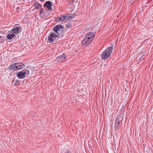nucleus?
<instances>
[{
	"mask_svg": "<svg viewBox=\"0 0 153 153\" xmlns=\"http://www.w3.org/2000/svg\"><path fill=\"white\" fill-rule=\"evenodd\" d=\"M64 27L61 25H56L54 26L53 30L55 33L51 32L48 37V40L50 43H52L54 41L57 42L56 40L59 38V34L63 31ZM59 40L58 42H59ZM58 41H57V42Z\"/></svg>",
	"mask_w": 153,
	"mask_h": 153,
	"instance_id": "1",
	"label": "nucleus"
},
{
	"mask_svg": "<svg viewBox=\"0 0 153 153\" xmlns=\"http://www.w3.org/2000/svg\"><path fill=\"white\" fill-rule=\"evenodd\" d=\"M25 65L22 63H16L9 66L8 69L10 70H17L24 68Z\"/></svg>",
	"mask_w": 153,
	"mask_h": 153,
	"instance_id": "2",
	"label": "nucleus"
},
{
	"mask_svg": "<svg viewBox=\"0 0 153 153\" xmlns=\"http://www.w3.org/2000/svg\"><path fill=\"white\" fill-rule=\"evenodd\" d=\"M113 47L111 46L108 48L106 50L103 52L102 54V58L103 59H106L110 56L112 51Z\"/></svg>",
	"mask_w": 153,
	"mask_h": 153,
	"instance_id": "3",
	"label": "nucleus"
},
{
	"mask_svg": "<svg viewBox=\"0 0 153 153\" xmlns=\"http://www.w3.org/2000/svg\"><path fill=\"white\" fill-rule=\"evenodd\" d=\"M29 71L27 69H24L17 73V77L20 79H23L25 77L26 75H28Z\"/></svg>",
	"mask_w": 153,
	"mask_h": 153,
	"instance_id": "4",
	"label": "nucleus"
},
{
	"mask_svg": "<svg viewBox=\"0 0 153 153\" xmlns=\"http://www.w3.org/2000/svg\"><path fill=\"white\" fill-rule=\"evenodd\" d=\"M123 120V117L120 116H118L117 117L115 120V129L116 130L119 129L120 127V121Z\"/></svg>",
	"mask_w": 153,
	"mask_h": 153,
	"instance_id": "5",
	"label": "nucleus"
},
{
	"mask_svg": "<svg viewBox=\"0 0 153 153\" xmlns=\"http://www.w3.org/2000/svg\"><path fill=\"white\" fill-rule=\"evenodd\" d=\"M87 35L85 36V37L82 42V44L85 46H87L89 44L93 41L91 40V39L88 37Z\"/></svg>",
	"mask_w": 153,
	"mask_h": 153,
	"instance_id": "6",
	"label": "nucleus"
},
{
	"mask_svg": "<svg viewBox=\"0 0 153 153\" xmlns=\"http://www.w3.org/2000/svg\"><path fill=\"white\" fill-rule=\"evenodd\" d=\"M66 56L65 54H62L57 58L56 60L57 62H59L65 61L66 60Z\"/></svg>",
	"mask_w": 153,
	"mask_h": 153,
	"instance_id": "7",
	"label": "nucleus"
},
{
	"mask_svg": "<svg viewBox=\"0 0 153 153\" xmlns=\"http://www.w3.org/2000/svg\"><path fill=\"white\" fill-rule=\"evenodd\" d=\"M40 16L41 17H46L50 14L47 12L43 10L41 8V10L39 13Z\"/></svg>",
	"mask_w": 153,
	"mask_h": 153,
	"instance_id": "8",
	"label": "nucleus"
},
{
	"mask_svg": "<svg viewBox=\"0 0 153 153\" xmlns=\"http://www.w3.org/2000/svg\"><path fill=\"white\" fill-rule=\"evenodd\" d=\"M51 2L50 1H47L44 4V6L46 7L49 10L52 9L51 7Z\"/></svg>",
	"mask_w": 153,
	"mask_h": 153,
	"instance_id": "9",
	"label": "nucleus"
},
{
	"mask_svg": "<svg viewBox=\"0 0 153 153\" xmlns=\"http://www.w3.org/2000/svg\"><path fill=\"white\" fill-rule=\"evenodd\" d=\"M21 29L20 27H16L12 29V31L15 34L19 33V31Z\"/></svg>",
	"mask_w": 153,
	"mask_h": 153,
	"instance_id": "10",
	"label": "nucleus"
},
{
	"mask_svg": "<svg viewBox=\"0 0 153 153\" xmlns=\"http://www.w3.org/2000/svg\"><path fill=\"white\" fill-rule=\"evenodd\" d=\"M86 35L88 36V37L91 39V40H93L95 36L94 33V32H89Z\"/></svg>",
	"mask_w": 153,
	"mask_h": 153,
	"instance_id": "11",
	"label": "nucleus"
},
{
	"mask_svg": "<svg viewBox=\"0 0 153 153\" xmlns=\"http://www.w3.org/2000/svg\"><path fill=\"white\" fill-rule=\"evenodd\" d=\"M65 19L66 22L72 18V16L70 15L67 14V15L65 16Z\"/></svg>",
	"mask_w": 153,
	"mask_h": 153,
	"instance_id": "12",
	"label": "nucleus"
},
{
	"mask_svg": "<svg viewBox=\"0 0 153 153\" xmlns=\"http://www.w3.org/2000/svg\"><path fill=\"white\" fill-rule=\"evenodd\" d=\"M59 21L62 22H66L65 15H61V16L59 17Z\"/></svg>",
	"mask_w": 153,
	"mask_h": 153,
	"instance_id": "13",
	"label": "nucleus"
},
{
	"mask_svg": "<svg viewBox=\"0 0 153 153\" xmlns=\"http://www.w3.org/2000/svg\"><path fill=\"white\" fill-rule=\"evenodd\" d=\"M15 36V35L13 33H11V34H9L7 35V37L9 39H12Z\"/></svg>",
	"mask_w": 153,
	"mask_h": 153,
	"instance_id": "14",
	"label": "nucleus"
},
{
	"mask_svg": "<svg viewBox=\"0 0 153 153\" xmlns=\"http://www.w3.org/2000/svg\"><path fill=\"white\" fill-rule=\"evenodd\" d=\"M34 9H39L40 8H41L42 5L39 4H35L34 5Z\"/></svg>",
	"mask_w": 153,
	"mask_h": 153,
	"instance_id": "15",
	"label": "nucleus"
},
{
	"mask_svg": "<svg viewBox=\"0 0 153 153\" xmlns=\"http://www.w3.org/2000/svg\"><path fill=\"white\" fill-rule=\"evenodd\" d=\"M74 0H67V1L68 2L69 4H71L73 3Z\"/></svg>",
	"mask_w": 153,
	"mask_h": 153,
	"instance_id": "16",
	"label": "nucleus"
},
{
	"mask_svg": "<svg viewBox=\"0 0 153 153\" xmlns=\"http://www.w3.org/2000/svg\"><path fill=\"white\" fill-rule=\"evenodd\" d=\"M20 84V82L18 80H16L15 82L14 85H19Z\"/></svg>",
	"mask_w": 153,
	"mask_h": 153,
	"instance_id": "17",
	"label": "nucleus"
},
{
	"mask_svg": "<svg viewBox=\"0 0 153 153\" xmlns=\"http://www.w3.org/2000/svg\"><path fill=\"white\" fill-rule=\"evenodd\" d=\"M143 58H144V57H143V56H141V59H143Z\"/></svg>",
	"mask_w": 153,
	"mask_h": 153,
	"instance_id": "18",
	"label": "nucleus"
},
{
	"mask_svg": "<svg viewBox=\"0 0 153 153\" xmlns=\"http://www.w3.org/2000/svg\"><path fill=\"white\" fill-rule=\"evenodd\" d=\"M41 1H44L45 0H40Z\"/></svg>",
	"mask_w": 153,
	"mask_h": 153,
	"instance_id": "19",
	"label": "nucleus"
},
{
	"mask_svg": "<svg viewBox=\"0 0 153 153\" xmlns=\"http://www.w3.org/2000/svg\"><path fill=\"white\" fill-rule=\"evenodd\" d=\"M69 153V152H68V153Z\"/></svg>",
	"mask_w": 153,
	"mask_h": 153,
	"instance_id": "20",
	"label": "nucleus"
}]
</instances>
